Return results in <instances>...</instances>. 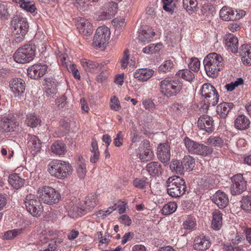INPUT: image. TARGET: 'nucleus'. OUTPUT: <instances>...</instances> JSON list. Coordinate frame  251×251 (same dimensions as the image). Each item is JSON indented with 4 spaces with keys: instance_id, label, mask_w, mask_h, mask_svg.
<instances>
[{
    "instance_id": "1",
    "label": "nucleus",
    "mask_w": 251,
    "mask_h": 251,
    "mask_svg": "<svg viewBox=\"0 0 251 251\" xmlns=\"http://www.w3.org/2000/svg\"><path fill=\"white\" fill-rule=\"evenodd\" d=\"M203 63L206 75L212 78L216 77L224 67L223 57L216 52L209 53L204 58Z\"/></svg>"
},
{
    "instance_id": "2",
    "label": "nucleus",
    "mask_w": 251,
    "mask_h": 251,
    "mask_svg": "<svg viewBox=\"0 0 251 251\" xmlns=\"http://www.w3.org/2000/svg\"><path fill=\"white\" fill-rule=\"evenodd\" d=\"M11 25L14 29V40L20 43L25 39L28 31L29 25L27 19L21 15H15L13 18Z\"/></svg>"
},
{
    "instance_id": "3",
    "label": "nucleus",
    "mask_w": 251,
    "mask_h": 251,
    "mask_svg": "<svg viewBox=\"0 0 251 251\" xmlns=\"http://www.w3.org/2000/svg\"><path fill=\"white\" fill-rule=\"evenodd\" d=\"M165 186L169 195L173 198H179L185 194L186 186L184 180L177 176L168 178Z\"/></svg>"
},
{
    "instance_id": "4",
    "label": "nucleus",
    "mask_w": 251,
    "mask_h": 251,
    "mask_svg": "<svg viewBox=\"0 0 251 251\" xmlns=\"http://www.w3.org/2000/svg\"><path fill=\"white\" fill-rule=\"evenodd\" d=\"M72 166L68 163L59 160H54L48 165V171L58 178H63L72 173Z\"/></svg>"
},
{
    "instance_id": "5",
    "label": "nucleus",
    "mask_w": 251,
    "mask_h": 251,
    "mask_svg": "<svg viewBox=\"0 0 251 251\" xmlns=\"http://www.w3.org/2000/svg\"><path fill=\"white\" fill-rule=\"evenodd\" d=\"M161 92L167 97L177 95L182 89V83L179 79L167 77L160 81Z\"/></svg>"
},
{
    "instance_id": "6",
    "label": "nucleus",
    "mask_w": 251,
    "mask_h": 251,
    "mask_svg": "<svg viewBox=\"0 0 251 251\" xmlns=\"http://www.w3.org/2000/svg\"><path fill=\"white\" fill-rule=\"evenodd\" d=\"M186 148L191 153L206 156L213 152V149L203 144H200L186 137L184 139Z\"/></svg>"
},
{
    "instance_id": "7",
    "label": "nucleus",
    "mask_w": 251,
    "mask_h": 251,
    "mask_svg": "<svg viewBox=\"0 0 251 251\" xmlns=\"http://www.w3.org/2000/svg\"><path fill=\"white\" fill-rule=\"evenodd\" d=\"M36 48L31 44L25 45L18 49L14 54V60L20 63L30 62L34 58Z\"/></svg>"
},
{
    "instance_id": "8",
    "label": "nucleus",
    "mask_w": 251,
    "mask_h": 251,
    "mask_svg": "<svg viewBox=\"0 0 251 251\" xmlns=\"http://www.w3.org/2000/svg\"><path fill=\"white\" fill-rule=\"evenodd\" d=\"M39 197L41 201L48 204L57 203L60 201V194L52 187L44 186L38 191Z\"/></svg>"
},
{
    "instance_id": "9",
    "label": "nucleus",
    "mask_w": 251,
    "mask_h": 251,
    "mask_svg": "<svg viewBox=\"0 0 251 251\" xmlns=\"http://www.w3.org/2000/svg\"><path fill=\"white\" fill-rule=\"evenodd\" d=\"M110 31L105 26L99 27L96 32L93 39V45L98 48L104 47L110 39Z\"/></svg>"
},
{
    "instance_id": "10",
    "label": "nucleus",
    "mask_w": 251,
    "mask_h": 251,
    "mask_svg": "<svg viewBox=\"0 0 251 251\" xmlns=\"http://www.w3.org/2000/svg\"><path fill=\"white\" fill-rule=\"evenodd\" d=\"M25 203L27 211L33 216H39L43 211L41 203L34 195H27Z\"/></svg>"
},
{
    "instance_id": "11",
    "label": "nucleus",
    "mask_w": 251,
    "mask_h": 251,
    "mask_svg": "<svg viewBox=\"0 0 251 251\" xmlns=\"http://www.w3.org/2000/svg\"><path fill=\"white\" fill-rule=\"evenodd\" d=\"M230 193L232 195H240L247 189V181L243 175L239 174L233 176L231 178Z\"/></svg>"
},
{
    "instance_id": "12",
    "label": "nucleus",
    "mask_w": 251,
    "mask_h": 251,
    "mask_svg": "<svg viewBox=\"0 0 251 251\" xmlns=\"http://www.w3.org/2000/svg\"><path fill=\"white\" fill-rule=\"evenodd\" d=\"M80 62L83 69L86 72L92 74H96L100 71L103 66V64L102 63L86 58L81 59Z\"/></svg>"
},
{
    "instance_id": "13",
    "label": "nucleus",
    "mask_w": 251,
    "mask_h": 251,
    "mask_svg": "<svg viewBox=\"0 0 251 251\" xmlns=\"http://www.w3.org/2000/svg\"><path fill=\"white\" fill-rule=\"evenodd\" d=\"M213 123L214 121L211 117L207 115H203L198 119V127L201 130L211 133L214 129Z\"/></svg>"
},
{
    "instance_id": "14",
    "label": "nucleus",
    "mask_w": 251,
    "mask_h": 251,
    "mask_svg": "<svg viewBox=\"0 0 251 251\" xmlns=\"http://www.w3.org/2000/svg\"><path fill=\"white\" fill-rule=\"evenodd\" d=\"M47 70V66L46 65L37 64L29 67L27 72L28 75L30 78L37 79L42 77L45 74Z\"/></svg>"
},
{
    "instance_id": "15",
    "label": "nucleus",
    "mask_w": 251,
    "mask_h": 251,
    "mask_svg": "<svg viewBox=\"0 0 251 251\" xmlns=\"http://www.w3.org/2000/svg\"><path fill=\"white\" fill-rule=\"evenodd\" d=\"M158 158L163 163H167L170 159V146L168 143L160 144L157 148Z\"/></svg>"
},
{
    "instance_id": "16",
    "label": "nucleus",
    "mask_w": 251,
    "mask_h": 251,
    "mask_svg": "<svg viewBox=\"0 0 251 251\" xmlns=\"http://www.w3.org/2000/svg\"><path fill=\"white\" fill-rule=\"evenodd\" d=\"M211 200L219 208L226 207L228 202V198L225 192L219 190L211 197Z\"/></svg>"
},
{
    "instance_id": "17",
    "label": "nucleus",
    "mask_w": 251,
    "mask_h": 251,
    "mask_svg": "<svg viewBox=\"0 0 251 251\" xmlns=\"http://www.w3.org/2000/svg\"><path fill=\"white\" fill-rule=\"evenodd\" d=\"M105 6V8L107 9L100 13L98 17L99 20H106L111 19L117 12V5L116 3L109 2Z\"/></svg>"
},
{
    "instance_id": "18",
    "label": "nucleus",
    "mask_w": 251,
    "mask_h": 251,
    "mask_svg": "<svg viewBox=\"0 0 251 251\" xmlns=\"http://www.w3.org/2000/svg\"><path fill=\"white\" fill-rule=\"evenodd\" d=\"M225 44L228 50L234 53L238 52V40L237 37L233 34L229 33L224 37Z\"/></svg>"
},
{
    "instance_id": "19",
    "label": "nucleus",
    "mask_w": 251,
    "mask_h": 251,
    "mask_svg": "<svg viewBox=\"0 0 251 251\" xmlns=\"http://www.w3.org/2000/svg\"><path fill=\"white\" fill-rule=\"evenodd\" d=\"M28 147L32 154L35 156L40 152L42 143L38 137L33 135H28Z\"/></svg>"
},
{
    "instance_id": "20",
    "label": "nucleus",
    "mask_w": 251,
    "mask_h": 251,
    "mask_svg": "<svg viewBox=\"0 0 251 251\" xmlns=\"http://www.w3.org/2000/svg\"><path fill=\"white\" fill-rule=\"evenodd\" d=\"M154 71L147 68L137 69L133 73V77L140 81L144 82L149 80L153 75Z\"/></svg>"
},
{
    "instance_id": "21",
    "label": "nucleus",
    "mask_w": 251,
    "mask_h": 251,
    "mask_svg": "<svg viewBox=\"0 0 251 251\" xmlns=\"http://www.w3.org/2000/svg\"><path fill=\"white\" fill-rule=\"evenodd\" d=\"M10 87L15 95L24 93L25 90V82L21 78H14L10 82Z\"/></svg>"
},
{
    "instance_id": "22",
    "label": "nucleus",
    "mask_w": 251,
    "mask_h": 251,
    "mask_svg": "<svg viewBox=\"0 0 251 251\" xmlns=\"http://www.w3.org/2000/svg\"><path fill=\"white\" fill-rule=\"evenodd\" d=\"M210 245L211 243L208 236H199L196 237L194 240V248L197 250H206Z\"/></svg>"
},
{
    "instance_id": "23",
    "label": "nucleus",
    "mask_w": 251,
    "mask_h": 251,
    "mask_svg": "<svg viewBox=\"0 0 251 251\" xmlns=\"http://www.w3.org/2000/svg\"><path fill=\"white\" fill-rule=\"evenodd\" d=\"M155 32L152 28L148 26H145L143 30L139 33L138 39L143 44L149 43L153 38Z\"/></svg>"
},
{
    "instance_id": "24",
    "label": "nucleus",
    "mask_w": 251,
    "mask_h": 251,
    "mask_svg": "<svg viewBox=\"0 0 251 251\" xmlns=\"http://www.w3.org/2000/svg\"><path fill=\"white\" fill-rule=\"evenodd\" d=\"M234 106L233 103L232 102H224L221 103L217 106V113L220 118L225 119Z\"/></svg>"
},
{
    "instance_id": "25",
    "label": "nucleus",
    "mask_w": 251,
    "mask_h": 251,
    "mask_svg": "<svg viewBox=\"0 0 251 251\" xmlns=\"http://www.w3.org/2000/svg\"><path fill=\"white\" fill-rule=\"evenodd\" d=\"M240 53L244 64L251 65V47L248 45H243L240 49Z\"/></svg>"
},
{
    "instance_id": "26",
    "label": "nucleus",
    "mask_w": 251,
    "mask_h": 251,
    "mask_svg": "<svg viewBox=\"0 0 251 251\" xmlns=\"http://www.w3.org/2000/svg\"><path fill=\"white\" fill-rule=\"evenodd\" d=\"M250 121L249 118L244 115L237 116L234 121V127L238 129L243 130L249 127Z\"/></svg>"
},
{
    "instance_id": "27",
    "label": "nucleus",
    "mask_w": 251,
    "mask_h": 251,
    "mask_svg": "<svg viewBox=\"0 0 251 251\" xmlns=\"http://www.w3.org/2000/svg\"><path fill=\"white\" fill-rule=\"evenodd\" d=\"M97 196L96 194L89 195L85 198V200L82 203L86 213L91 211L97 205Z\"/></svg>"
},
{
    "instance_id": "28",
    "label": "nucleus",
    "mask_w": 251,
    "mask_h": 251,
    "mask_svg": "<svg viewBox=\"0 0 251 251\" xmlns=\"http://www.w3.org/2000/svg\"><path fill=\"white\" fill-rule=\"evenodd\" d=\"M146 170L151 176H159L162 174V166L158 162H151L147 164Z\"/></svg>"
},
{
    "instance_id": "29",
    "label": "nucleus",
    "mask_w": 251,
    "mask_h": 251,
    "mask_svg": "<svg viewBox=\"0 0 251 251\" xmlns=\"http://www.w3.org/2000/svg\"><path fill=\"white\" fill-rule=\"evenodd\" d=\"M78 28L79 32L86 36H90L93 31L92 24L84 18L80 20Z\"/></svg>"
},
{
    "instance_id": "30",
    "label": "nucleus",
    "mask_w": 251,
    "mask_h": 251,
    "mask_svg": "<svg viewBox=\"0 0 251 251\" xmlns=\"http://www.w3.org/2000/svg\"><path fill=\"white\" fill-rule=\"evenodd\" d=\"M65 208L69 213H71L74 216H80L86 214L82 203H80L78 205H75L74 202H71L65 206Z\"/></svg>"
},
{
    "instance_id": "31",
    "label": "nucleus",
    "mask_w": 251,
    "mask_h": 251,
    "mask_svg": "<svg viewBox=\"0 0 251 251\" xmlns=\"http://www.w3.org/2000/svg\"><path fill=\"white\" fill-rule=\"evenodd\" d=\"M220 17L224 21L236 20L234 10L229 7L224 6L220 11Z\"/></svg>"
},
{
    "instance_id": "32",
    "label": "nucleus",
    "mask_w": 251,
    "mask_h": 251,
    "mask_svg": "<svg viewBox=\"0 0 251 251\" xmlns=\"http://www.w3.org/2000/svg\"><path fill=\"white\" fill-rule=\"evenodd\" d=\"M25 181L24 178L17 174H11L8 177V182L15 189L22 187L25 183Z\"/></svg>"
},
{
    "instance_id": "33",
    "label": "nucleus",
    "mask_w": 251,
    "mask_h": 251,
    "mask_svg": "<svg viewBox=\"0 0 251 251\" xmlns=\"http://www.w3.org/2000/svg\"><path fill=\"white\" fill-rule=\"evenodd\" d=\"M50 150L53 154L59 156L64 154L67 151L65 144L60 141L54 142L50 147Z\"/></svg>"
},
{
    "instance_id": "34",
    "label": "nucleus",
    "mask_w": 251,
    "mask_h": 251,
    "mask_svg": "<svg viewBox=\"0 0 251 251\" xmlns=\"http://www.w3.org/2000/svg\"><path fill=\"white\" fill-rule=\"evenodd\" d=\"M76 171L78 177L83 178L86 174V167L85 160L81 155H78L76 160Z\"/></svg>"
},
{
    "instance_id": "35",
    "label": "nucleus",
    "mask_w": 251,
    "mask_h": 251,
    "mask_svg": "<svg viewBox=\"0 0 251 251\" xmlns=\"http://www.w3.org/2000/svg\"><path fill=\"white\" fill-rule=\"evenodd\" d=\"M222 213L218 209L213 212L211 226L214 230H218L221 228L222 226Z\"/></svg>"
},
{
    "instance_id": "36",
    "label": "nucleus",
    "mask_w": 251,
    "mask_h": 251,
    "mask_svg": "<svg viewBox=\"0 0 251 251\" xmlns=\"http://www.w3.org/2000/svg\"><path fill=\"white\" fill-rule=\"evenodd\" d=\"M182 168L185 171H192L195 165L194 158L190 155H185L182 160Z\"/></svg>"
},
{
    "instance_id": "37",
    "label": "nucleus",
    "mask_w": 251,
    "mask_h": 251,
    "mask_svg": "<svg viewBox=\"0 0 251 251\" xmlns=\"http://www.w3.org/2000/svg\"><path fill=\"white\" fill-rule=\"evenodd\" d=\"M90 151L93 153L90 157V162L92 163H95L100 158V151L98 149V143L95 139H92Z\"/></svg>"
},
{
    "instance_id": "38",
    "label": "nucleus",
    "mask_w": 251,
    "mask_h": 251,
    "mask_svg": "<svg viewBox=\"0 0 251 251\" xmlns=\"http://www.w3.org/2000/svg\"><path fill=\"white\" fill-rule=\"evenodd\" d=\"M1 123V127L5 132L13 131L16 126V122L9 118H3Z\"/></svg>"
},
{
    "instance_id": "39",
    "label": "nucleus",
    "mask_w": 251,
    "mask_h": 251,
    "mask_svg": "<svg viewBox=\"0 0 251 251\" xmlns=\"http://www.w3.org/2000/svg\"><path fill=\"white\" fill-rule=\"evenodd\" d=\"M216 89L210 83H205L201 89V93L202 96L207 99V97L217 92Z\"/></svg>"
},
{
    "instance_id": "40",
    "label": "nucleus",
    "mask_w": 251,
    "mask_h": 251,
    "mask_svg": "<svg viewBox=\"0 0 251 251\" xmlns=\"http://www.w3.org/2000/svg\"><path fill=\"white\" fill-rule=\"evenodd\" d=\"M183 8L188 13L194 12L198 7L197 0H182Z\"/></svg>"
},
{
    "instance_id": "41",
    "label": "nucleus",
    "mask_w": 251,
    "mask_h": 251,
    "mask_svg": "<svg viewBox=\"0 0 251 251\" xmlns=\"http://www.w3.org/2000/svg\"><path fill=\"white\" fill-rule=\"evenodd\" d=\"M23 232L22 228H16L4 232L2 238L6 240H11L15 239L21 235Z\"/></svg>"
},
{
    "instance_id": "42",
    "label": "nucleus",
    "mask_w": 251,
    "mask_h": 251,
    "mask_svg": "<svg viewBox=\"0 0 251 251\" xmlns=\"http://www.w3.org/2000/svg\"><path fill=\"white\" fill-rule=\"evenodd\" d=\"M72 3L78 10L86 11L90 9L91 5L88 0H72Z\"/></svg>"
},
{
    "instance_id": "43",
    "label": "nucleus",
    "mask_w": 251,
    "mask_h": 251,
    "mask_svg": "<svg viewBox=\"0 0 251 251\" xmlns=\"http://www.w3.org/2000/svg\"><path fill=\"white\" fill-rule=\"evenodd\" d=\"M176 75L179 77L189 82L193 81L195 78L194 74L188 69L180 70L177 72Z\"/></svg>"
},
{
    "instance_id": "44",
    "label": "nucleus",
    "mask_w": 251,
    "mask_h": 251,
    "mask_svg": "<svg viewBox=\"0 0 251 251\" xmlns=\"http://www.w3.org/2000/svg\"><path fill=\"white\" fill-rule=\"evenodd\" d=\"M179 0H162L163 8L167 12L173 13Z\"/></svg>"
},
{
    "instance_id": "45",
    "label": "nucleus",
    "mask_w": 251,
    "mask_h": 251,
    "mask_svg": "<svg viewBox=\"0 0 251 251\" xmlns=\"http://www.w3.org/2000/svg\"><path fill=\"white\" fill-rule=\"evenodd\" d=\"M207 99H209L207 100V102L208 104L205 103L203 106V110H205V112L208 110L209 105L215 106L218 103L219 99V95L217 92L207 97Z\"/></svg>"
},
{
    "instance_id": "46",
    "label": "nucleus",
    "mask_w": 251,
    "mask_h": 251,
    "mask_svg": "<svg viewBox=\"0 0 251 251\" xmlns=\"http://www.w3.org/2000/svg\"><path fill=\"white\" fill-rule=\"evenodd\" d=\"M19 4L21 8L30 13H33L36 9L34 4H32L29 1L20 0L19 1Z\"/></svg>"
},
{
    "instance_id": "47",
    "label": "nucleus",
    "mask_w": 251,
    "mask_h": 251,
    "mask_svg": "<svg viewBox=\"0 0 251 251\" xmlns=\"http://www.w3.org/2000/svg\"><path fill=\"white\" fill-rule=\"evenodd\" d=\"M41 121L34 114H29L27 116L25 120V123L28 126L31 127H36L40 123Z\"/></svg>"
},
{
    "instance_id": "48",
    "label": "nucleus",
    "mask_w": 251,
    "mask_h": 251,
    "mask_svg": "<svg viewBox=\"0 0 251 251\" xmlns=\"http://www.w3.org/2000/svg\"><path fill=\"white\" fill-rule=\"evenodd\" d=\"M176 208V203L174 202H170L164 205L162 209V213L163 215H169L175 212Z\"/></svg>"
},
{
    "instance_id": "49",
    "label": "nucleus",
    "mask_w": 251,
    "mask_h": 251,
    "mask_svg": "<svg viewBox=\"0 0 251 251\" xmlns=\"http://www.w3.org/2000/svg\"><path fill=\"white\" fill-rule=\"evenodd\" d=\"M240 202L241 207L244 211L251 212V196H243Z\"/></svg>"
},
{
    "instance_id": "50",
    "label": "nucleus",
    "mask_w": 251,
    "mask_h": 251,
    "mask_svg": "<svg viewBox=\"0 0 251 251\" xmlns=\"http://www.w3.org/2000/svg\"><path fill=\"white\" fill-rule=\"evenodd\" d=\"M147 177L136 178L133 181V185L137 188L143 189L149 184Z\"/></svg>"
},
{
    "instance_id": "51",
    "label": "nucleus",
    "mask_w": 251,
    "mask_h": 251,
    "mask_svg": "<svg viewBox=\"0 0 251 251\" xmlns=\"http://www.w3.org/2000/svg\"><path fill=\"white\" fill-rule=\"evenodd\" d=\"M174 69V63L173 61L170 60H166L161 65L158 70L160 72L166 73L167 72H171Z\"/></svg>"
},
{
    "instance_id": "52",
    "label": "nucleus",
    "mask_w": 251,
    "mask_h": 251,
    "mask_svg": "<svg viewBox=\"0 0 251 251\" xmlns=\"http://www.w3.org/2000/svg\"><path fill=\"white\" fill-rule=\"evenodd\" d=\"M112 24L116 30L120 31L126 25L125 18L123 17L117 18L112 20Z\"/></svg>"
},
{
    "instance_id": "53",
    "label": "nucleus",
    "mask_w": 251,
    "mask_h": 251,
    "mask_svg": "<svg viewBox=\"0 0 251 251\" xmlns=\"http://www.w3.org/2000/svg\"><path fill=\"white\" fill-rule=\"evenodd\" d=\"M170 168L171 170L176 172V173L182 174L184 172V170L182 168V161L179 162L177 160H174L172 162L170 165Z\"/></svg>"
},
{
    "instance_id": "54",
    "label": "nucleus",
    "mask_w": 251,
    "mask_h": 251,
    "mask_svg": "<svg viewBox=\"0 0 251 251\" xmlns=\"http://www.w3.org/2000/svg\"><path fill=\"white\" fill-rule=\"evenodd\" d=\"M153 155L150 148L147 147L143 153L139 154V157L142 162H147L151 160Z\"/></svg>"
},
{
    "instance_id": "55",
    "label": "nucleus",
    "mask_w": 251,
    "mask_h": 251,
    "mask_svg": "<svg viewBox=\"0 0 251 251\" xmlns=\"http://www.w3.org/2000/svg\"><path fill=\"white\" fill-rule=\"evenodd\" d=\"M206 143L213 146H220L224 144V141L219 136H211L207 139Z\"/></svg>"
},
{
    "instance_id": "56",
    "label": "nucleus",
    "mask_w": 251,
    "mask_h": 251,
    "mask_svg": "<svg viewBox=\"0 0 251 251\" xmlns=\"http://www.w3.org/2000/svg\"><path fill=\"white\" fill-rule=\"evenodd\" d=\"M196 226L195 219L191 217H189L183 222V228L186 230H192Z\"/></svg>"
},
{
    "instance_id": "57",
    "label": "nucleus",
    "mask_w": 251,
    "mask_h": 251,
    "mask_svg": "<svg viewBox=\"0 0 251 251\" xmlns=\"http://www.w3.org/2000/svg\"><path fill=\"white\" fill-rule=\"evenodd\" d=\"M188 66L192 71L197 72L200 68V62L197 58H192Z\"/></svg>"
},
{
    "instance_id": "58",
    "label": "nucleus",
    "mask_w": 251,
    "mask_h": 251,
    "mask_svg": "<svg viewBox=\"0 0 251 251\" xmlns=\"http://www.w3.org/2000/svg\"><path fill=\"white\" fill-rule=\"evenodd\" d=\"M66 100L67 98L65 95L56 99L55 100V106L54 109L57 110L63 108L66 104Z\"/></svg>"
},
{
    "instance_id": "59",
    "label": "nucleus",
    "mask_w": 251,
    "mask_h": 251,
    "mask_svg": "<svg viewBox=\"0 0 251 251\" xmlns=\"http://www.w3.org/2000/svg\"><path fill=\"white\" fill-rule=\"evenodd\" d=\"M57 82L52 78H46L45 79V88L57 89Z\"/></svg>"
},
{
    "instance_id": "60",
    "label": "nucleus",
    "mask_w": 251,
    "mask_h": 251,
    "mask_svg": "<svg viewBox=\"0 0 251 251\" xmlns=\"http://www.w3.org/2000/svg\"><path fill=\"white\" fill-rule=\"evenodd\" d=\"M171 108L173 112L176 115L181 114L184 110L183 105L178 103H174Z\"/></svg>"
},
{
    "instance_id": "61",
    "label": "nucleus",
    "mask_w": 251,
    "mask_h": 251,
    "mask_svg": "<svg viewBox=\"0 0 251 251\" xmlns=\"http://www.w3.org/2000/svg\"><path fill=\"white\" fill-rule=\"evenodd\" d=\"M129 50H126L125 52L122 59L120 62L121 64V67L123 69H125L127 67L128 64L129 63Z\"/></svg>"
},
{
    "instance_id": "62",
    "label": "nucleus",
    "mask_w": 251,
    "mask_h": 251,
    "mask_svg": "<svg viewBox=\"0 0 251 251\" xmlns=\"http://www.w3.org/2000/svg\"><path fill=\"white\" fill-rule=\"evenodd\" d=\"M143 104L145 108L151 111H152L155 109V105L150 100H145L143 101Z\"/></svg>"
},
{
    "instance_id": "63",
    "label": "nucleus",
    "mask_w": 251,
    "mask_h": 251,
    "mask_svg": "<svg viewBox=\"0 0 251 251\" xmlns=\"http://www.w3.org/2000/svg\"><path fill=\"white\" fill-rule=\"evenodd\" d=\"M123 136L122 131H120L114 138L113 143L116 147H119L123 144Z\"/></svg>"
},
{
    "instance_id": "64",
    "label": "nucleus",
    "mask_w": 251,
    "mask_h": 251,
    "mask_svg": "<svg viewBox=\"0 0 251 251\" xmlns=\"http://www.w3.org/2000/svg\"><path fill=\"white\" fill-rule=\"evenodd\" d=\"M111 104L110 107L111 109H114L116 111H118L119 110L120 108V104L119 103V101L118 99L116 97H113L111 99Z\"/></svg>"
}]
</instances>
